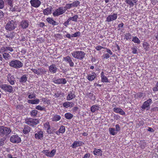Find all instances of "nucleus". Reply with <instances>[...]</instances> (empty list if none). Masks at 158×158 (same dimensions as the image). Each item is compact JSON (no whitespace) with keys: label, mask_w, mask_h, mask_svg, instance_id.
I'll use <instances>...</instances> for the list:
<instances>
[{"label":"nucleus","mask_w":158,"mask_h":158,"mask_svg":"<svg viewBox=\"0 0 158 158\" xmlns=\"http://www.w3.org/2000/svg\"><path fill=\"white\" fill-rule=\"evenodd\" d=\"M71 54L74 58L80 60L83 59L85 55V53L82 51H73L71 53Z\"/></svg>","instance_id":"nucleus-1"},{"label":"nucleus","mask_w":158,"mask_h":158,"mask_svg":"<svg viewBox=\"0 0 158 158\" xmlns=\"http://www.w3.org/2000/svg\"><path fill=\"white\" fill-rule=\"evenodd\" d=\"M9 64L10 67L15 69L21 68L23 65V63L20 61L17 60H12L9 62Z\"/></svg>","instance_id":"nucleus-2"},{"label":"nucleus","mask_w":158,"mask_h":158,"mask_svg":"<svg viewBox=\"0 0 158 158\" xmlns=\"http://www.w3.org/2000/svg\"><path fill=\"white\" fill-rule=\"evenodd\" d=\"M25 123L27 125L34 127L39 123V121L37 119L32 118H27L25 120Z\"/></svg>","instance_id":"nucleus-3"},{"label":"nucleus","mask_w":158,"mask_h":158,"mask_svg":"<svg viewBox=\"0 0 158 158\" xmlns=\"http://www.w3.org/2000/svg\"><path fill=\"white\" fill-rule=\"evenodd\" d=\"M11 130L10 128L3 126H0V136L3 137L7 135L10 133Z\"/></svg>","instance_id":"nucleus-4"},{"label":"nucleus","mask_w":158,"mask_h":158,"mask_svg":"<svg viewBox=\"0 0 158 158\" xmlns=\"http://www.w3.org/2000/svg\"><path fill=\"white\" fill-rule=\"evenodd\" d=\"M16 23L14 20L8 22L5 26L6 29L9 31L13 30L16 27Z\"/></svg>","instance_id":"nucleus-5"},{"label":"nucleus","mask_w":158,"mask_h":158,"mask_svg":"<svg viewBox=\"0 0 158 158\" xmlns=\"http://www.w3.org/2000/svg\"><path fill=\"white\" fill-rule=\"evenodd\" d=\"M66 11V9L64 7H60L56 9L53 13L54 16H57L62 15Z\"/></svg>","instance_id":"nucleus-6"},{"label":"nucleus","mask_w":158,"mask_h":158,"mask_svg":"<svg viewBox=\"0 0 158 158\" xmlns=\"http://www.w3.org/2000/svg\"><path fill=\"white\" fill-rule=\"evenodd\" d=\"M10 141L13 143H18L21 142V139L17 135H15L10 137Z\"/></svg>","instance_id":"nucleus-7"},{"label":"nucleus","mask_w":158,"mask_h":158,"mask_svg":"<svg viewBox=\"0 0 158 158\" xmlns=\"http://www.w3.org/2000/svg\"><path fill=\"white\" fill-rule=\"evenodd\" d=\"M118 16L117 14L114 13H112L110 15H108L106 18V21L109 22L111 21L115 20L117 18Z\"/></svg>","instance_id":"nucleus-8"},{"label":"nucleus","mask_w":158,"mask_h":158,"mask_svg":"<svg viewBox=\"0 0 158 158\" xmlns=\"http://www.w3.org/2000/svg\"><path fill=\"white\" fill-rule=\"evenodd\" d=\"M0 88L10 93L11 92L13 91L12 87L6 84H2L0 85Z\"/></svg>","instance_id":"nucleus-9"},{"label":"nucleus","mask_w":158,"mask_h":158,"mask_svg":"<svg viewBox=\"0 0 158 158\" xmlns=\"http://www.w3.org/2000/svg\"><path fill=\"white\" fill-rule=\"evenodd\" d=\"M31 6L35 8H38L41 4V2L40 0H31L30 1Z\"/></svg>","instance_id":"nucleus-10"},{"label":"nucleus","mask_w":158,"mask_h":158,"mask_svg":"<svg viewBox=\"0 0 158 158\" xmlns=\"http://www.w3.org/2000/svg\"><path fill=\"white\" fill-rule=\"evenodd\" d=\"M152 102V99H148V100L145 101L142 105L141 108L143 110L145 109L148 110L150 106V104Z\"/></svg>","instance_id":"nucleus-11"},{"label":"nucleus","mask_w":158,"mask_h":158,"mask_svg":"<svg viewBox=\"0 0 158 158\" xmlns=\"http://www.w3.org/2000/svg\"><path fill=\"white\" fill-rule=\"evenodd\" d=\"M113 111L117 113H118L122 115H125V112L120 108L114 107V108Z\"/></svg>","instance_id":"nucleus-12"},{"label":"nucleus","mask_w":158,"mask_h":158,"mask_svg":"<svg viewBox=\"0 0 158 158\" xmlns=\"http://www.w3.org/2000/svg\"><path fill=\"white\" fill-rule=\"evenodd\" d=\"M8 81L9 83L11 85H13L15 84V80L13 75L10 74H9L7 75Z\"/></svg>","instance_id":"nucleus-13"},{"label":"nucleus","mask_w":158,"mask_h":158,"mask_svg":"<svg viewBox=\"0 0 158 158\" xmlns=\"http://www.w3.org/2000/svg\"><path fill=\"white\" fill-rule=\"evenodd\" d=\"M43 132L42 131H40L35 134V137L36 139H41L43 137Z\"/></svg>","instance_id":"nucleus-14"},{"label":"nucleus","mask_w":158,"mask_h":158,"mask_svg":"<svg viewBox=\"0 0 158 158\" xmlns=\"http://www.w3.org/2000/svg\"><path fill=\"white\" fill-rule=\"evenodd\" d=\"M97 76L96 74L94 72H92L87 75V79L89 81H92L94 80Z\"/></svg>","instance_id":"nucleus-15"},{"label":"nucleus","mask_w":158,"mask_h":158,"mask_svg":"<svg viewBox=\"0 0 158 158\" xmlns=\"http://www.w3.org/2000/svg\"><path fill=\"white\" fill-rule=\"evenodd\" d=\"M101 81L102 82L108 83L109 82V81L107 77L104 75V72H102L101 73Z\"/></svg>","instance_id":"nucleus-16"},{"label":"nucleus","mask_w":158,"mask_h":158,"mask_svg":"<svg viewBox=\"0 0 158 158\" xmlns=\"http://www.w3.org/2000/svg\"><path fill=\"white\" fill-rule=\"evenodd\" d=\"M64 60L67 62L69 64L70 67H73L74 65V63L72 61V60L70 57L69 56H67L63 58Z\"/></svg>","instance_id":"nucleus-17"},{"label":"nucleus","mask_w":158,"mask_h":158,"mask_svg":"<svg viewBox=\"0 0 158 158\" xmlns=\"http://www.w3.org/2000/svg\"><path fill=\"white\" fill-rule=\"evenodd\" d=\"M49 70L50 73L53 74L55 73L57 71V68L55 64L51 65L49 67Z\"/></svg>","instance_id":"nucleus-18"},{"label":"nucleus","mask_w":158,"mask_h":158,"mask_svg":"<svg viewBox=\"0 0 158 158\" xmlns=\"http://www.w3.org/2000/svg\"><path fill=\"white\" fill-rule=\"evenodd\" d=\"M31 129V127L27 125H24L23 132L24 134H27L30 132Z\"/></svg>","instance_id":"nucleus-19"},{"label":"nucleus","mask_w":158,"mask_h":158,"mask_svg":"<svg viewBox=\"0 0 158 158\" xmlns=\"http://www.w3.org/2000/svg\"><path fill=\"white\" fill-rule=\"evenodd\" d=\"M125 2L131 7H133L134 5H136L137 1L136 0H125Z\"/></svg>","instance_id":"nucleus-20"},{"label":"nucleus","mask_w":158,"mask_h":158,"mask_svg":"<svg viewBox=\"0 0 158 158\" xmlns=\"http://www.w3.org/2000/svg\"><path fill=\"white\" fill-rule=\"evenodd\" d=\"M28 25L29 23L27 21L23 20L21 22L20 26L22 28H26L28 27Z\"/></svg>","instance_id":"nucleus-21"},{"label":"nucleus","mask_w":158,"mask_h":158,"mask_svg":"<svg viewBox=\"0 0 158 158\" xmlns=\"http://www.w3.org/2000/svg\"><path fill=\"white\" fill-rule=\"evenodd\" d=\"M83 144V143L82 142L80 141H75L72 144L71 147L73 148H76L77 147L82 145Z\"/></svg>","instance_id":"nucleus-22"},{"label":"nucleus","mask_w":158,"mask_h":158,"mask_svg":"<svg viewBox=\"0 0 158 158\" xmlns=\"http://www.w3.org/2000/svg\"><path fill=\"white\" fill-rule=\"evenodd\" d=\"M10 9L12 11H17L20 12V10L18 6L15 5H11V6H10Z\"/></svg>","instance_id":"nucleus-23"},{"label":"nucleus","mask_w":158,"mask_h":158,"mask_svg":"<svg viewBox=\"0 0 158 158\" xmlns=\"http://www.w3.org/2000/svg\"><path fill=\"white\" fill-rule=\"evenodd\" d=\"M52 8L50 7L44 10L43 14L45 15H48L52 13Z\"/></svg>","instance_id":"nucleus-24"},{"label":"nucleus","mask_w":158,"mask_h":158,"mask_svg":"<svg viewBox=\"0 0 158 158\" xmlns=\"http://www.w3.org/2000/svg\"><path fill=\"white\" fill-rule=\"evenodd\" d=\"M100 107L98 105H93L90 108L91 111L93 113L95 112L96 111L99 110Z\"/></svg>","instance_id":"nucleus-25"},{"label":"nucleus","mask_w":158,"mask_h":158,"mask_svg":"<svg viewBox=\"0 0 158 158\" xmlns=\"http://www.w3.org/2000/svg\"><path fill=\"white\" fill-rule=\"evenodd\" d=\"M61 117L59 115L55 114L51 118L52 121L57 122L60 120L61 119Z\"/></svg>","instance_id":"nucleus-26"},{"label":"nucleus","mask_w":158,"mask_h":158,"mask_svg":"<svg viewBox=\"0 0 158 158\" xmlns=\"http://www.w3.org/2000/svg\"><path fill=\"white\" fill-rule=\"evenodd\" d=\"M93 153L95 155H100V156H102V151L100 149H97L95 148L94 150L93 151Z\"/></svg>","instance_id":"nucleus-27"},{"label":"nucleus","mask_w":158,"mask_h":158,"mask_svg":"<svg viewBox=\"0 0 158 158\" xmlns=\"http://www.w3.org/2000/svg\"><path fill=\"white\" fill-rule=\"evenodd\" d=\"M109 131L110 134L113 135H114L117 134V131L114 128H109Z\"/></svg>","instance_id":"nucleus-28"},{"label":"nucleus","mask_w":158,"mask_h":158,"mask_svg":"<svg viewBox=\"0 0 158 158\" xmlns=\"http://www.w3.org/2000/svg\"><path fill=\"white\" fill-rule=\"evenodd\" d=\"M73 116V115L70 113H66L64 114V117L65 118L68 120L72 119Z\"/></svg>","instance_id":"nucleus-29"},{"label":"nucleus","mask_w":158,"mask_h":158,"mask_svg":"<svg viewBox=\"0 0 158 158\" xmlns=\"http://www.w3.org/2000/svg\"><path fill=\"white\" fill-rule=\"evenodd\" d=\"M39 99H32L31 100L28 99V102L29 103L32 104H37L39 102Z\"/></svg>","instance_id":"nucleus-30"},{"label":"nucleus","mask_w":158,"mask_h":158,"mask_svg":"<svg viewBox=\"0 0 158 158\" xmlns=\"http://www.w3.org/2000/svg\"><path fill=\"white\" fill-rule=\"evenodd\" d=\"M2 56L4 59L6 60H8L10 57V56L6 52H4L2 54Z\"/></svg>","instance_id":"nucleus-31"},{"label":"nucleus","mask_w":158,"mask_h":158,"mask_svg":"<svg viewBox=\"0 0 158 158\" xmlns=\"http://www.w3.org/2000/svg\"><path fill=\"white\" fill-rule=\"evenodd\" d=\"M73 103L72 102H64L63 104V106L64 107L67 108L69 107L72 106Z\"/></svg>","instance_id":"nucleus-32"},{"label":"nucleus","mask_w":158,"mask_h":158,"mask_svg":"<svg viewBox=\"0 0 158 158\" xmlns=\"http://www.w3.org/2000/svg\"><path fill=\"white\" fill-rule=\"evenodd\" d=\"M47 21L49 23L55 25V24L56 22L52 18L48 17L46 19Z\"/></svg>","instance_id":"nucleus-33"},{"label":"nucleus","mask_w":158,"mask_h":158,"mask_svg":"<svg viewBox=\"0 0 158 158\" xmlns=\"http://www.w3.org/2000/svg\"><path fill=\"white\" fill-rule=\"evenodd\" d=\"M132 41L134 43L137 44H139L140 43V41L136 36L133 37Z\"/></svg>","instance_id":"nucleus-34"},{"label":"nucleus","mask_w":158,"mask_h":158,"mask_svg":"<svg viewBox=\"0 0 158 158\" xmlns=\"http://www.w3.org/2000/svg\"><path fill=\"white\" fill-rule=\"evenodd\" d=\"M75 95L73 92L69 93L68 96H67V99H73L75 98Z\"/></svg>","instance_id":"nucleus-35"},{"label":"nucleus","mask_w":158,"mask_h":158,"mask_svg":"<svg viewBox=\"0 0 158 158\" xmlns=\"http://www.w3.org/2000/svg\"><path fill=\"white\" fill-rule=\"evenodd\" d=\"M131 37V35L129 33H126L125 34V38L127 40H130Z\"/></svg>","instance_id":"nucleus-36"},{"label":"nucleus","mask_w":158,"mask_h":158,"mask_svg":"<svg viewBox=\"0 0 158 158\" xmlns=\"http://www.w3.org/2000/svg\"><path fill=\"white\" fill-rule=\"evenodd\" d=\"M59 130V132H60L61 133H64L65 131V127L63 125L60 126Z\"/></svg>","instance_id":"nucleus-37"},{"label":"nucleus","mask_w":158,"mask_h":158,"mask_svg":"<svg viewBox=\"0 0 158 158\" xmlns=\"http://www.w3.org/2000/svg\"><path fill=\"white\" fill-rule=\"evenodd\" d=\"M72 7H73V3H72L66 4L65 6L64 7L65 8V9L66 10L68 9H69L71 8Z\"/></svg>","instance_id":"nucleus-38"},{"label":"nucleus","mask_w":158,"mask_h":158,"mask_svg":"<svg viewBox=\"0 0 158 158\" xmlns=\"http://www.w3.org/2000/svg\"><path fill=\"white\" fill-rule=\"evenodd\" d=\"M27 79V78L25 75H23L21 78L20 80V81L22 82H25Z\"/></svg>","instance_id":"nucleus-39"},{"label":"nucleus","mask_w":158,"mask_h":158,"mask_svg":"<svg viewBox=\"0 0 158 158\" xmlns=\"http://www.w3.org/2000/svg\"><path fill=\"white\" fill-rule=\"evenodd\" d=\"M140 144L141 147L142 148H143L146 145V143L144 140L142 141H140Z\"/></svg>","instance_id":"nucleus-40"},{"label":"nucleus","mask_w":158,"mask_h":158,"mask_svg":"<svg viewBox=\"0 0 158 158\" xmlns=\"http://www.w3.org/2000/svg\"><path fill=\"white\" fill-rule=\"evenodd\" d=\"M6 52V46H3L0 48V53Z\"/></svg>","instance_id":"nucleus-41"},{"label":"nucleus","mask_w":158,"mask_h":158,"mask_svg":"<svg viewBox=\"0 0 158 158\" xmlns=\"http://www.w3.org/2000/svg\"><path fill=\"white\" fill-rule=\"evenodd\" d=\"M37 113V111L36 110H32L30 113V114L32 117H34L36 116Z\"/></svg>","instance_id":"nucleus-42"},{"label":"nucleus","mask_w":158,"mask_h":158,"mask_svg":"<svg viewBox=\"0 0 158 158\" xmlns=\"http://www.w3.org/2000/svg\"><path fill=\"white\" fill-rule=\"evenodd\" d=\"M39 70L40 74H44L46 72V71L44 69L39 68Z\"/></svg>","instance_id":"nucleus-43"},{"label":"nucleus","mask_w":158,"mask_h":158,"mask_svg":"<svg viewBox=\"0 0 158 158\" xmlns=\"http://www.w3.org/2000/svg\"><path fill=\"white\" fill-rule=\"evenodd\" d=\"M143 47L144 48L148 50V47L149 46V45L148 43L146 42H144L143 44Z\"/></svg>","instance_id":"nucleus-44"},{"label":"nucleus","mask_w":158,"mask_h":158,"mask_svg":"<svg viewBox=\"0 0 158 158\" xmlns=\"http://www.w3.org/2000/svg\"><path fill=\"white\" fill-rule=\"evenodd\" d=\"M56 152V150L55 149H53L51 152H49L50 157H52L55 155Z\"/></svg>","instance_id":"nucleus-45"},{"label":"nucleus","mask_w":158,"mask_h":158,"mask_svg":"<svg viewBox=\"0 0 158 158\" xmlns=\"http://www.w3.org/2000/svg\"><path fill=\"white\" fill-rule=\"evenodd\" d=\"M80 33L79 31L76 32V33L73 34L71 35L72 37H76L80 35Z\"/></svg>","instance_id":"nucleus-46"},{"label":"nucleus","mask_w":158,"mask_h":158,"mask_svg":"<svg viewBox=\"0 0 158 158\" xmlns=\"http://www.w3.org/2000/svg\"><path fill=\"white\" fill-rule=\"evenodd\" d=\"M42 152L46 156L50 157L49 151L48 150H44Z\"/></svg>","instance_id":"nucleus-47"},{"label":"nucleus","mask_w":158,"mask_h":158,"mask_svg":"<svg viewBox=\"0 0 158 158\" xmlns=\"http://www.w3.org/2000/svg\"><path fill=\"white\" fill-rule=\"evenodd\" d=\"M31 70L35 74H36L38 75L40 74L39 69H32Z\"/></svg>","instance_id":"nucleus-48"},{"label":"nucleus","mask_w":158,"mask_h":158,"mask_svg":"<svg viewBox=\"0 0 158 158\" xmlns=\"http://www.w3.org/2000/svg\"><path fill=\"white\" fill-rule=\"evenodd\" d=\"M61 78H59L57 79H54L53 81V82L55 84H61Z\"/></svg>","instance_id":"nucleus-49"},{"label":"nucleus","mask_w":158,"mask_h":158,"mask_svg":"<svg viewBox=\"0 0 158 158\" xmlns=\"http://www.w3.org/2000/svg\"><path fill=\"white\" fill-rule=\"evenodd\" d=\"M78 18V16L77 15H75L73 17H70V18L71 20L76 22L77 21Z\"/></svg>","instance_id":"nucleus-50"},{"label":"nucleus","mask_w":158,"mask_h":158,"mask_svg":"<svg viewBox=\"0 0 158 158\" xmlns=\"http://www.w3.org/2000/svg\"><path fill=\"white\" fill-rule=\"evenodd\" d=\"M5 36L6 38L10 40H11L12 38H13L14 37L13 35L11 34L6 35H5Z\"/></svg>","instance_id":"nucleus-51"},{"label":"nucleus","mask_w":158,"mask_h":158,"mask_svg":"<svg viewBox=\"0 0 158 158\" xmlns=\"http://www.w3.org/2000/svg\"><path fill=\"white\" fill-rule=\"evenodd\" d=\"M73 7H77L80 4V2L77 1H76L72 3Z\"/></svg>","instance_id":"nucleus-52"},{"label":"nucleus","mask_w":158,"mask_h":158,"mask_svg":"<svg viewBox=\"0 0 158 158\" xmlns=\"http://www.w3.org/2000/svg\"><path fill=\"white\" fill-rule=\"evenodd\" d=\"M4 2L3 0H0V9H2L4 7Z\"/></svg>","instance_id":"nucleus-53"},{"label":"nucleus","mask_w":158,"mask_h":158,"mask_svg":"<svg viewBox=\"0 0 158 158\" xmlns=\"http://www.w3.org/2000/svg\"><path fill=\"white\" fill-rule=\"evenodd\" d=\"M5 141V139L4 138L1 139H0V145L2 146L4 144V142Z\"/></svg>","instance_id":"nucleus-54"},{"label":"nucleus","mask_w":158,"mask_h":158,"mask_svg":"<svg viewBox=\"0 0 158 158\" xmlns=\"http://www.w3.org/2000/svg\"><path fill=\"white\" fill-rule=\"evenodd\" d=\"M36 109L40 110H43L44 109V108L43 107H42V106L39 105L37 106L36 107Z\"/></svg>","instance_id":"nucleus-55"},{"label":"nucleus","mask_w":158,"mask_h":158,"mask_svg":"<svg viewBox=\"0 0 158 158\" xmlns=\"http://www.w3.org/2000/svg\"><path fill=\"white\" fill-rule=\"evenodd\" d=\"M5 1L7 2L8 5L10 6H11V5L12 4L13 0H5Z\"/></svg>","instance_id":"nucleus-56"},{"label":"nucleus","mask_w":158,"mask_h":158,"mask_svg":"<svg viewBox=\"0 0 158 158\" xmlns=\"http://www.w3.org/2000/svg\"><path fill=\"white\" fill-rule=\"evenodd\" d=\"M95 49L98 51L101 50L102 48H103V47L100 46H97L95 48Z\"/></svg>","instance_id":"nucleus-57"},{"label":"nucleus","mask_w":158,"mask_h":158,"mask_svg":"<svg viewBox=\"0 0 158 158\" xmlns=\"http://www.w3.org/2000/svg\"><path fill=\"white\" fill-rule=\"evenodd\" d=\"M137 96H138V98H143V94L142 93H139L137 94Z\"/></svg>","instance_id":"nucleus-58"},{"label":"nucleus","mask_w":158,"mask_h":158,"mask_svg":"<svg viewBox=\"0 0 158 158\" xmlns=\"http://www.w3.org/2000/svg\"><path fill=\"white\" fill-rule=\"evenodd\" d=\"M28 98L29 99L34 98L35 97V94L33 93L30 94L28 95Z\"/></svg>","instance_id":"nucleus-59"},{"label":"nucleus","mask_w":158,"mask_h":158,"mask_svg":"<svg viewBox=\"0 0 158 158\" xmlns=\"http://www.w3.org/2000/svg\"><path fill=\"white\" fill-rule=\"evenodd\" d=\"M13 51V50L11 47H6V52L9 51L12 52Z\"/></svg>","instance_id":"nucleus-60"},{"label":"nucleus","mask_w":158,"mask_h":158,"mask_svg":"<svg viewBox=\"0 0 158 158\" xmlns=\"http://www.w3.org/2000/svg\"><path fill=\"white\" fill-rule=\"evenodd\" d=\"M116 131H119L120 130V127L118 124H117L115 125Z\"/></svg>","instance_id":"nucleus-61"},{"label":"nucleus","mask_w":158,"mask_h":158,"mask_svg":"<svg viewBox=\"0 0 158 158\" xmlns=\"http://www.w3.org/2000/svg\"><path fill=\"white\" fill-rule=\"evenodd\" d=\"M61 84H65L66 83V81L65 79L61 78Z\"/></svg>","instance_id":"nucleus-62"},{"label":"nucleus","mask_w":158,"mask_h":158,"mask_svg":"<svg viewBox=\"0 0 158 158\" xmlns=\"http://www.w3.org/2000/svg\"><path fill=\"white\" fill-rule=\"evenodd\" d=\"M51 129V127L50 125L47 128V132L49 134H50L52 133V132L51 131H50V130Z\"/></svg>","instance_id":"nucleus-63"},{"label":"nucleus","mask_w":158,"mask_h":158,"mask_svg":"<svg viewBox=\"0 0 158 158\" xmlns=\"http://www.w3.org/2000/svg\"><path fill=\"white\" fill-rule=\"evenodd\" d=\"M50 126V125L49 124V123L48 122H46L44 124V127L47 129L48 127H49V126Z\"/></svg>","instance_id":"nucleus-64"}]
</instances>
